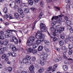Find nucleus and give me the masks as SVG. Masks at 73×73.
I'll list each match as a JSON object with an SVG mask.
<instances>
[{
  "label": "nucleus",
  "instance_id": "obj_1",
  "mask_svg": "<svg viewBox=\"0 0 73 73\" xmlns=\"http://www.w3.org/2000/svg\"><path fill=\"white\" fill-rule=\"evenodd\" d=\"M40 29H41V31H38L36 33L35 37L38 39H44V35L42 34V32H44L46 31L47 29L46 26L45 24L42 23H41L40 25Z\"/></svg>",
  "mask_w": 73,
  "mask_h": 73
},
{
  "label": "nucleus",
  "instance_id": "obj_2",
  "mask_svg": "<svg viewBox=\"0 0 73 73\" xmlns=\"http://www.w3.org/2000/svg\"><path fill=\"white\" fill-rule=\"evenodd\" d=\"M47 57H48V55L46 54H45L44 55H41L40 56V58L41 60H39L38 61V62L39 63V64H40L42 66L44 65L45 64V60H46Z\"/></svg>",
  "mask_w": 73,
  "mask_h": 73
},
{
  "label": "nucleus",
  "instance_id": "obj_3",
  "mask_svg": "<svg viewBox=\"0 0 73 73\" xmlns=\"http://www.w3.org/2000/svg\"><path fill=\"white\" fill-rule=\"evenodd\" d=\"M16 3L14 1L11 2V3L9 4V5L11 8H13V9H14V10H15V9H16L17 8H19L18 6H16Z\"/></svg>",
  "mask_w": 73,
  "mask_h": 73
},
{
  "label": "nucleus",
  "instance_id": "obj_4",
  "mask_svg": "<svg viewBox=\"0 0 73 73\" xmlns=\"http://www.w3.org/2000/svg\"><path fill=\"white\" fill-rule=\"evenodd\" d=\"M11 42H14L15 44H18L19 40L15 36H13L12 37V39L11 40Z\"/></svg>",
  "mask_w": 73,
  "mask_h": 73
},
{
  "label": "nucleus",
  "instance_id": "obj_5",
  "mask_svg": "<svg viewBox=\"0 0 73 73\" xmlns=\"http://www.w3.org/2000/svg\"><path fill=\"white\" fill-rule=\"evenodd\" d=\"M62 16H64V15L63 14H61L58 16H54L52 18L51 20L53 21V20H57V19H58V18L61 17H62Z\"/></svg>",
  "mask_w": 73,
  "mask_h": 73
},
{
  "label": "nucleus",
  "instance_id": "obj_6",
  "mask_svg": "<svg viewBox=\"0 0 73 73\" xmlns=\"http://www.w3.org/2000/svg\"><path fill=\"white\" fill-rule=\"evenodd\" d=\"M11 55L13 57H16V54L15 52H9V53L7 54L8 57H9Z\"/></svg>",
  "mask_w": 73,
  "mask_h": 73
},
{
  "label": "nucleus",
  "instance_id": "obj_7",
  "mask_svg": "<svg viewBox=\"0 0 73 73\" xmlns=\"http://www.w3.org/2000/svg\"><path fill=\"white\" fill-rule=\"evenodd\" d=\"M34 69H35V68L32 65L30 66L29 68V70H30V73H35L34 71Z\"/></svg>",
  "mask_w": 73,
  "mask_h": 73
},
{
  "label": "nucleus",
  "instance_id": "obj_8",
  "mask_svg": "<svg viewBox=\"0 0 73 73\" xmlns=\"http://www.w3.org/2000/svg\"><path fill=\"white\" fill-rule=\"evenodd\" d=\"M23 61L24 63H25V64H27L28 65H30L31 64V62H28V60L27 59H26L25 58L23 59Z\"/></svg>",
  "mask_w": 73,
  "mask_h": 73
},
{
  "label": "nucleus",
  "instance_id": "obj_9",
  "mask_svg": "<svg viewBox=\"0 0 73 73\" xmlns=\"http://www.w3.org/2000/svg\"><path fill=\"white\" fill-rule=\"evenodd\" d=\"M38 69L39 70L38 71V72L39 73H42L44 71V69L42 67H38Z\"/></svg>",
  "mask_w": 73,
  "mask_h": 73
},
{
  "label": "nucleus",
  "instance_id": "obj_10",
  "mask_svg": "<svg viewBox=\"0 0 73 73\" xmlns=\"http://www.w3.org/2000/svg\"><path fill=\"white\" fill-rule=\"evenodd\" d=\"M34 44V43L31 40H28L27 41V44L28 46H31V45H32V44Z\"/></svg>",
  "mask_w": 73,
  "mask_h": 73
},
{
  "label": "nucleus",
  "instance_id": "obj_11",
  "mask_svg": "<svg viewBox=\"0 0 73 73\" xmlns=\"http://www.w3.org/2000/svg\"><path fill=\"white\" fill-rule=\"evenodd\" d=\"M7 32L9 33H12V32H14L16 33V35H17L16 32H18L17 31H16V30H7Z\"/></svg>",
  "mask_w": 73,
  "mask_h": 73
},
{
  "label": "nucleus",
  "instance_id": "obj_12",
  "mask_svg": "<svg viewBox=\"0 0 73 73\" xmlns=\"http://www.w3.org/2000/svg\"><path fill=\"white\" fill-rule=\"evenodd\" d=\"M35 40V38L33 36L31 37L30 38V40L32 42H33L34 44L36 43L35 42V41H36Z\"/></svg>",
  "mask_w": 73,
  "mask_h": 73
},
{
  "label": "nucleus",
  "instance_id": "obj_13",
  "mask_svg": "<svg viewBox=\"0 0 73 73\" xmlns=\"http://www.w3.org/2000/svg\"><path fill=\"white\" fill-rule=\"evenodd\" d=\"M28 3L30 5H33V1L32 0H28Z\"/></svg>",
  "mask_w": 73,
  "mask_h": 73
},
{
  "label": "nucleus",
  "instance_id": "obj_14",
  "mask_svg": "<svg viewBox=\"0 0 73 73\" xmlns=\"http://www.w3.org/2000/svg\"><path fill=\"white\" fill-rule=\"evenodd\" d=\"M63 68L64 70H65V71H66V70H67L68 69V66H67L65 65L63 66Z\"/></svg>",
  "mask_w": 73,
  "mask_h": 73
},
{
  "label": "nucleus",
  "instance_id": "obj_15",
  "mask_svg": "<svg viewBox=\"0 0 73 73\" xmlns=\"http://www.w3.org/2000/svg\"><path fill=\"white\" fill-rule=\"evenodd\" d=\"M61 20H62V18L61 17L59 18L58 20L56 21V23L57 24H60L61 23Z\"/></svg>",
  "mask_w": 73,
  "mask_h": 73
},
{
  "label": "nucleus",
  "instance_id": "obj_16",
  "mask_svg": "<svg viewBox=\"0 0 73 73\" xmlns=\"http://www.w3.org/2000/svg\"><path fill=\"white\" fill-rule=\"evenodd\" d=\"M42 41H41V40H37L36 41L35 40V43L38 45V44H39Z\"/></svg>",
  "mask_w": 73,
  "mask_h": 73
},
{
  "label": "nucleus",
  "instance_id": "obj_17",
  "mask_svg": "<svg viewBox=\"0 0 73 73\" xmlns=\"http://www.w3.org/2000/svg\"><path fill=\"white\" fill-rule=\"evenodd\" d=\"M66 51H65L63 53V57L65 59H67L68 58V57L66 56Z\"/></svg>",
  "mask_w": 73,
  "mask_h": 73
},
{
  "label": "nucleus",
  "instance_id": "obj_18",
  "mask_svg": "<svg viewBox=\"0 0 73 73\" xmlns=\"http://www.w3.org/2000/svg\"><path fill=\"white\" fill-rule=\"evenodd\" d=\"M19 14L17 13H15L14 14V17L17 19H19Z\"/></svg>",
  "mask_w": 73,
  "mask_h": 73
},
{
  "label": "nucleus",
  "instance_id": "obj_19",
  "mask_svg": "<svg viewBox=\"0 0 73 73\" xmlns=\"http://www.w3.org/2000/svg\"><path fill=\"white\" fill-rule=\"evenodd\" d=\"M5 38H9L11 37V36L9 34L6 33L5 35Z\"/></svg>",
  "mask_w": 73,
  "mask_h": 73
},
{
  "label": "nucleus",
  "instance_id": "obj_20",
  "mask_svg": "<svg viewBox=\"0 0 73 73\" xmlns=\"http://www.w3.org/2000/svg\"><path fill=\"white\" fill-rule=\"evenodd\" d=\"M42 49H43V46H40L38 48V51H41L42 50Z\"/></svg>",
  "mask_w": 73,
  "mask_h": 73
},
{
  "label": "nucleus",
  "instance_id": "obj_21",
  "mask_svg": "<svg viewBox=\"0 0 73 73\" xmlns=\"http://www.w3.org/2000/svg\"><path fill=\"white\" fill-rule=\"evenodd\" d=\"M37 46H38V44L36 43L33 45V49H35V48H36Z\"/></svg>",
  "mask_w": 73,
  "mask_h": 73
},
{
  "label": "nucleus",
  "instance_id": "obj_22",
  "mask_svg": "<svg viewBox=\"0 0 73 73\" xmlns=\"http://www.w3.org/2000/svg\"><path fill=\"white\" fill-rule=\"evenodd\" d=\"M8 9L6 7H5L3 9V12L5 13H7L8 12L7 11Z\"/></svg>",
  "mask_w": 73,
  "mask_h": 73
},
{
  "label": "nucleus",
  "instance_id": "obj_23",
  "mask_svg": "<svg viewBox=\"0 0 73 73\" xmlns=\"http://www.w3.org/2000/svg\"><path fill=\"white\" fill-rule=\"evenodd\" d=\"M66 24L67 25H70L71 24V21L69 20H67L66 22Z\"/></svg>",
  "mask_w": 73,
  "mask_h": 73
},
{
  "label": "nucleus",
  "instance_id": "obj_24",
  "mask_svg": "<svg viewBox=\"0 0 73 73\" xmlns=\"http://www.w3.org/2000/svg\"><path fill=\"white\" fill-rule=\"evenodd\" d=\"M32 52L33 53V54H36L37 52V50L33 49Z\"/></svg>",
  "mask_w": 73,
  "mask_h": 73
},
{
  "label": "nucleus",
  "instance_id": "obj_25",
  "mask_svg": "<svg viewBox=\"0 0 73 73\" xmlns=\"http://www.w3.org/2000/svg\"><path fill=\"white\" fill-rule=\"evenodd\" d=\"M24 11L25 13H28L29 12V10L28 9H25L24 10Z\"/></svg>",
  "mask_w": 73,
  "mask_h": 73
},
{
  "label": "nucleus",
  "instance_id": "obj_26",
  "mask_svg": "<svg viewBox=\"0 0 73 73\" xmlns=\"http://www.w3.org/2000/svg\"><path fill=\"white\" fill-rule=\"evenodd\" d=\"M40 4L41 7H44V2L43 1H41L40 3Z\"/></svg>",
  "mask_w": 73,
  "mask_h": 73
},
{
  "label": "nucleus",
  "instance_id": "obj_27",
  "mask_svg": "<svg viewBox=\"0 0 73 73\" xmlns=\"http://www.w3.org/2000/svg\"><path fill=\"white\" fill-rule=\"evenodd\" d=\"M59 44L60 46H62L64 45V41L62 40H60L59 42Z\"/></svg>",
  "mask_w": 73,
  "mask_h": 73
},
{
  "label": "nucleus",
  "instance_id": "obj_28",
  "mask_svg": "<svg viewBox=\"0 0 73 73\" xmlns=\"http://www.w3.org/2000/svg\"><path fill=\"white\" fill-rule=\"evenodd\" d=\"M27 50L29 52V53H31V52H32L33 49L31 47H30L27 49Z\"/></svg>",
  "mask_w": 73,
  "mask_h": 73
},
{
  "label": "nucleus",
  "instance_id": "obj_29",
  "mask_svg": "<svg viewBox=\"0 0 73 73\" xmlns=\"http://www.w3.org/2000/svg\"><path fill=\"white\" fill-rule=\"evenodd\" d=\"M72 53H73V50L70 49L69 50L68 53L69 55H72Z\"/></svg>",
  "mask_w": 73,
  "mask_h": 73
},
{
  "label": "nucleus",
  "instance_id": "obj_30",
  "mask_svg": "<svg viewBox=\"0 0 73 73\" xmlns=\"http://www.w3.org/2000/svg\"><path fill=\"white\" fill-rule=\"evenodd\" d=\"M56 21H52V23L51 24V25L52 27H54V25H56Z\"/></svg>",
  "mask_w": 73,
  "mask_h": 73
},
{
  "label": "nucleus",
  "instance_id": "obj_31",
  "mask_svg": "<svg viewBox=\"0 0 73 73\" xmlns=\"http://www.w3.org/2000/svg\"><path fill=\"white\" fill-rule=\"evenodd\" d=\"M19 13L21 14L23 13V11L21 9H19L18 10Z\"/></svg>",
  "mask_w": 73,
  "mask_h": 73
},
{
  "label": "nucleus",
  "instance_id": "obj_32",
  "mask_svg": "<svg viewBox=\"0 0 73 73\" xmlns=\"http://www.w3.org/2000/svg\"><path fill=\"white\" fill-rule=\"evenodd\" d=\"M20 17H21V18H23V17L25 16V15L23 13L21 14H20Z\"/></svg>",
  "mask_w": 73,
  "mask_h": 73
},
{
  "label": "nucleus",
  "instance_id": "obj_33",
  "mask_svg": "<svg viewBox=\"0 0 73 73\" xmlns=\"http://www.w3.org/2000/svg\"><path fill=\"white\" fill-rule=\"evenodd\" d=\"M25 58L27 59L28 60H31V57H30V56L28 55L26 56Z\"/></svg>",
  "mask_w": 73,
  "mask_h": 73
},
{
  "label": "nucleus",
  "instance_id": "obj_34",
  "mask_svg": "<svg viewBox=\"0 0 73 73\" xmlns=\"http://www.w3.org/2000/svg\"><path fill=\"white\" fill-rule=\"evenodd\" d=\"M9 17L10 19H14L13 15H12L11 14H9Z\"/></svg>",
  "mask_w": 73,
  "mask_h": 73
},
{
  "label": "nucleus",
  "instance_id": "obj_35",
  "mask_svg": "<svg viewBox=\"0 0 73 73\" xmlns=\"http://www.w3.org/2000/svg\"><path fill=\"white\" fill-rule=\"evenodd\" d=\"M44 42L45 44H46V45H49L50 44V42L49 41L47 40H45L44 41Z\"/></svg>",
  "mask_w": 73,
  "mask_h": 73
},
{
  "label": "nucleus",
  "instance_id": "obj_36",
  "mask_svg": "<svg viewBox=\"0 0 73 73\" xmlns=\"http://www.w3.org/2000/svg\"><path fill=\"white\" fill-rule=\"evenodd\" d=\"M66 38L68 40H70V41H72L71 40V37L69 36H67L66 37Z\"/></svg>",
  "mask_w": 73,
  "mask_h": 73
},
{
  "label": "nucleus",
  "instance_id": "obj_37",
  "mask_svg": "<svg viewBox=\"0 0 73 73\" xmlns=\"http://www.w3.org/2000/svg\"><path fill=\"white\" fill-rule=\"evenodd\" d=\"M12 50L13 52H16V46H14L12 48Z\"/></svg>",
  "mask_w": 73,
  "mask_h": 73
},
{
  "label": "nucleus",
  "instance_id": "obj_38",
  "mask_svg": "<svg viewBox=\"0 0 73 73\" xmlns=\"http://www.w3.org/2000/svg\"><path fill=\"white\" fill-rule=\"evenodd\" d=\"M62 49L65 50L66 52H67V50L66 49V47L65 46H63L62 48Z\"/></svg>",
  "mask_w": 73,
  "mask_h": 73
},
{
  "label": "nucleus",
  "instance_id": "obj_39",
  "mask_svg": "<svg viewBox=\"0 0 73 73\" xmlns=\"http://www.w3.org/2000/svg\"><path fill=\"white\" fill-rule=\"evenodd\" d=\"M8 40H7V41H4L3 42V45H4L6 46L8 44Z\"/></svg>",
  "mask_w": 73,
  "mask_h": 73
},
{
  "label": "nucleus",
  "instance_id": "obj_40",
  "mask_svg": "<svg viewBox=\"0 0 73 73\" xmlns=\"http://www.w3.org/2000/svg\"><path fill=\"white\" fill-rule=\"evenodd\" d=\"M68 46H69V48L70 49H72V48H73V45L72 44H69Z\"/></svg>",
  "mask_w": 73,
  "mask_h": 73
},
{
  "label": "nucleus",
  "instance_id": "obj_41",
  "mask_svg": "<svg viewBox=\"0 0 73 73\" xmlns=\"http://www.w3.org/2000/svg\"><path fill=\"white\" fill-rule=\"evenodd\" d=\"M4 53V51H3V48H0V54H3Z\"/></svg>",
  "mask_w": 73,
  "mask_h": 73
},
{
  "label": "nucleus",
  "instance_id": "obj_42",
  "mask_svg": "<svg viewBox=\"0 0 73 73\" xmlns=\"http://www.w3.org/2000/svg\"><path fill=\"white\" fill-rule=\"evenodd\" d=\"M3 49V52H7L8 50V49L6 47H4Z\"/></svg>",
  "mask_w": 73,
  "mask_h": 73
},
{
  "label": "nucleus",
  "instance_id": "obj_43",
  "mask_svg": "<svg viewBox=\"0 0 73 73\" xmlns=\"http://www.w3.org/2000/svg\"><path fill=\"white\" fill-rule=\"evenodd\" d=\"M55 11H60V8L57 7H55Z\"/></svg>",
  "mask_w": 73,
  "mask_h": 73
},
{
  "label": "nucleus",
  "instance_id": "obj_44",
  "mask_svg": "<svg viewBox=\"0 0 73 73\" xmlns=\"http://www.w3.org/2000/svg\"><path fill=\"white\" fill-rule=\"evenodd\" d=\"M21 1L20 0H15V2L18 4H19L20 3Z\"/></svg>",
  "mask_w": 73,
  "mask_h": 73
},
{
  "label": "nucleus",
  "instance_id": "obj_45",
  "mask_svg": "<svg viewBox=\"0 0 73 73\" xmlns=\"http://www.w3.org/2000/svg\"><path fill=\"white\" fill-rule=\"evenodd\" d=\"M44 50L46 51V52H50L49 49L48 48H45Z\"/></svg>",
  "mask_w": 73,
  "mask_h": 73
},
{
  "label": "nucleus",
  "instance_id": "obj_46",
  "mask_svg": "<svg viewBox=\"0 0 73 73\" xmlns=\"http://www.w3.org/2000/svg\"><path fill=\"white\" fill-rule=\"evenodd\" d=\"M6 57V54H3L2 56V58L4 59Z\"/></svg>",
  "mask_w": 73,
  "mask_h": 73
},
{
  "label": "nucleus",
  "instance_id": "obj_47",
  "mask_svg": "<svg viewBox=\"0 0 73 73\" xmlns=\"http://www.w3.org/2000/svg\"><path fill=\"white\" fill-rule=\"evenodd\" d=\"M67 29L68 30H70V29H71V28H72V27L70 25H67Z\"/></svg>",
  "mask_w": 73,
  "mask_h": 73
},
{
  "label": "nucleus",
  "instance_id": "obj_48",
  "mask_svg": "<svg viewBox=\"0 0 73 73\" xmlns=\"http://www.w3.org/2000/svg\"><path fill=\"white\" fill-rule=\"evenodd\" d=\"M0 39H1V40H4V36L2 35L0 36Z\"/></svg>",
  "mask_w": 73,
  "mask_h": 73
},
{
  "label": "nucleus",
  "instance_id": "obj_49",
  "mask_svg": "<svg viewBox=\"0 0 73 73\" xmlns=\"http://www.w3.org/2000/svg\"><path fill=\"white\" fill-rule=\"evenodd\" d=\"M64 63L65 64H69V60H66L64 61Z\"/></svg>",
  "mask_w": 73,
  "mask_h": 73
},
{
  "label": "nucleus",
  "instance_id": "obj_50",
  "mask_svg": "<svg viewBox=\"0 0 73 73\" xmlns=\"http://www.w3.org/2000/svg\"><path fill=\"white\" fill-rule=\"evenodd\" d=\"M8 70L9 72H11L12 70V68L11 67H9L8 68Z\"/></svg>",
  "mask_w": 73,
  "mask_h": 73
},
{
  "label": "nucleus",
  "instance_id": "obj_51",
  "mask_svg": "<svg viewBox=\"0 0 73 73\" xmlns=\"http://www.w3.org/2000/svg\"><path fill=\"white\" fill-rule=\"evenodd\" d=\"M43 15V13H41L39 15L38 18H40L39 19H41V17Z\"/></svg>",
  "mask_w": 73,
  "mask_h": 73
},
{
  "label": "nucleus",
  "instance_id": "obj_52",
  "mask_svg": "<svg viewBox=\"0 0 73 73\" xmlns=\"http://www.w3.org/2000/svg\"><path fill=\"white\" fill-rule=\"evenodd\" d=\"M9 45L10 48H12L14 46L13 44H9Z\"/></svg>",
  "mask_w": 73,
  "mask_h": 73
},
{
  "label": "nucleus",
  "instance_id": "obj_53",
  "mask_svg": "<svg viewBox=\"0 0 73 73\" xmlns=\"http://www.w3.org/2000/svg\"><path fill=\"white\" fill-rule=\"evenodd\" d=\"M60 37L61 38H62V39H64V38H65V37L64 36V35L61 34V35L60 36Z\"/></svg>",
  "mask_w": 73,
  "mask_h": 73
},
{
  "label": "nucleus",
  "instance_id": "obj_54",
  "mask_svg": "<svg viewBox=\"0 0 73 73\" xmlns=\"http://www.w3.org/2000/svg\"><path fill=\"white\" fill-rule=\"evenodd\" d=\"M50 38H52V39H53L54 37H54V35L53 34H51L50 35Z\"/></svg>",
  "mask_w": 73,
  "mask_h": 73
},
{
  "label": "nucleus",
  "instance_id": "obj_55",
  "mask_svg": "<svg viewBox=\"0 0 73 73\" xmlns=\"http://www.w3.org/2000/svg\"><path fill=\"white\" fill-rule=\"evenodd\" d=\"M19 64L21 65H24V63L22 62V61H20L19 62Z\"/></svg>",
  "mask_w": 73,
  "mask_h": 73
},
{
  "label": "nucleus",
  "instance_id": "obj_56",
  "mask_svg": "<svg viewBox=\"0 0 73 73\" xmlns=\"http://www.w3.org/2000/svg\"><path fill=\"white\" fill-rule=\"evenodd\" d=\"M52 67L51 66L48 68V70L49 71H50L52 70Z\"/></svg>",
  "mask_w": 73,
  "mask_h": 73
},
{
  "label": "nucleus",
  "instance_id": "obj_57",
  "mask_svg": "<svg viewBox=\"0 0 73 73\" xmlns=\"http://www.w3.org/2000/svg\"><path fill=\"white\" fill-rule=\"evenodd\" d=\"M52 39H53V40L54 42H56V41H57V38L56 37Z\"/></svg>",
  "mask_w": 73,
  "mask_h": 73
},
{
  "label": "nucleus",
  "instance_id": "obj_58",
  "mask_svg": "<svg viewBox=\"0 0 73 73\" xmlns=\"http://www.w3.org/2000/svg\"><path fill=\"white\" fill-rule=\"evenodd\" d=\"M22 4H24V7H27V4L25 3H23V2L21 3Z\"/></svg>",
  "mask_w": 73,
  "mask_h": 73
},
{
  "label": "nucleus",
  "instance_id": "obj_59",
  "mask_svg": "<svg viewBox=\"0 0 73 73\" xmlns=\"http://www.w3.org/2000/svg\"><path fill=\"white\" fill-rule=\"evenodd\" d=\"M70 5H66V8H67V9H69L70 8Z\"/></svg>",
  "mask_w": 73,
  "mask_h": 73
},
{
  "label": "nucleus",
  "instance_id": "obj_60",
  "mask_svg": "<svg viewBox=\"0 0 73 73\" xmlns=\"http://www.w3.org/2000/svg\"><path fill=\"white\" fill-rule=\"evenodd\" d=\"M19 69L20 70L22 71L23 70H24V68L23 67H19Z\"/></svg>",
  "mask_w": 73,
  "mask_h": 73
},
{
  "label": "nucleus",
  "instance_id": "obj_61",
  "mask_svg": "<svg viewBox=\"0 0 73 73\" xmlns=\"http://www.w3.org/2000/svg\"><path fill=\"white\" fill-rule=\"evenodd\" d=\"M5 18H8L9 17V16L7 14H5Z\"/></svg>",
  "mask_w": 73,
  "mask_h": 73
},
{
  "label": "nucleus",
  "instance_id": "obj_62",
  "mask_svg": "<svg viewBox=\"0 0 73 73\" xmlns=\"http://www.w3.org/2000/svg\"><path fill=\"white\" fill-rule=\"evenodd\" d=\"M68 17L65 16L64 17V19L65 20H68Z\"/></svg>",
  "mask_w": 73,
  "mask_h": 73
},
{
  "label": "nucleus",
  "instance_id": "obj_63",
  "mask_svg": "<svg viewBox=\"0 0 73 73\" xmlns=\"http://www.w3.org/2000/svg\"><path fill=\"white\" fill-rule=\"evenodd\" d=\"M54 27H51L50 28V31H53V30H54Z\"/></svg>",
  "mask_w": 73,
  "mask_h": 73
},
{
  "label": "nucleus",
  "instance_id": "obj_64",
  "mask_svg": "<svg viewBox=\"0 0 73 73\" xmlns=\"http://www.w3.org/2000/svg\"><path fill=\"white\" fill-rule=\"evenodd\" d=\"M36 60V58H35V57H33V58H32V60L33 61H35V60Z\"/></svg>",
  "mask_w": 73,
  "mask_h": 73
}]
</instances>
